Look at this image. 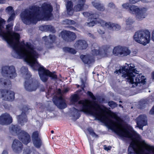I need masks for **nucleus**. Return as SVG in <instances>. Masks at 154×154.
Instances as JSON below:
<instances>
[{
    "label": "nucleus",
    "instance_id": "nucleus-44",
    "mask_svg": "<svg viewBox=\"0 0 154 154\" xmlns=\"http://www.w3.org/2000/svg\"><path fill=\"white\" fill-rule=\"evenodd\" d=\"M88 130L89 132V134L91 135L93 137H97V135L94 132L93 130L91 128H89L88 129Z\"/></svg>",
    "mask_w": 154,
    "mask_h": 154
},
{
    "label": "nucleus",
    "instance_id": "nucleus-31",
    "mask_svg": "<svg viewBox=\"0 0 154 154\" xmlns=\"http://www.w3.org/2000/svg\"><path fill=\"white\" fill-rule=\"evenodd\" d=\"M69 33H70V31H64L62 32L60 34L62 38L65 41H68V36Z\"/></svg>",
    "mask_w": 154,
    "mask_h": 154
},
{
    "label": "nucleus",
    "instance_id": "nucleus-26",
    "mask_svg": "<svg viewBox=\"0 0 154 154\" xmlns=\"http://www.w3.org/2000/svg\"><path fill=\"white\" fill-rule=\"evenodd\" d=\"M66 7L67 14L69 15H72L73 13L72 2L71 1H68L66 5Z\"/></svg>",
    "mask_w": 154,
    "mask_h": 154
},
{
    "label": "nucleus",
    "instance_id": "nucleus-23",
    "mask_svg": "<svg viewBox=\"0 0 154 154\" xmlns=\"http://www.w3.org/2000/svg\"><path fill=\"white\" fill-rule=\"evenodd\" d=\"M71 116L74 120H76L80 116L79 111L77 109L73 107L71 110Z\"/></svg>",
    "mask_w": 154,
    "mask_h": 154
},
{
    "label": "nucleus",
    "instance_id": "nucleus-9",
    "mask_svg": "<svg viewBox=\"0 0 154 154\" xmlns=\"http://www.w3.org/2000/svg\"><path fill=\"white\" fill-rule=\"evenodd\" d=\"M1 73L3 76L11 79H13L17 75L15 68L13 66H3Z\"/></svg>",
    "mask_w": 154,
    "mask_h": 154
},
{
    "label": "nucleus",
    "instance_id": "nucleus-50",
    "mask_svg": "<svg viewBox=\"0 0 154 154\" xmlns=\"http://www.w3.org/2000/svg\"><path fill=\"white\" fill-rule=\"evenodd\" d=\"M70 20L66 19L65 20L63 21V23L64 24H69L70 23Z\"/></svg>",
    "mask_w": 154,
    "mask_h": 154
},
{
    "label": "nucleus",
    "instance_id": "nucleus-15",
    "mask_svg": "<svg viewBox=\"0 0 154 154\" xmlns=\"http://www.w3.org/2000/svg\"><path fill=\"white\" fill-rule=\"evenodd\" d=\"M137 125L141 129L142 127L146 125L147 119L146 116L145 115H141L139 116L136 119Z\"/></svg>",
    "mask_w": 154,
    "mask_h": 154
},
{
    "label": "nucleus",
    "instance_id": "nucleus-40",
    "mask_svg": "<svg viewBox=\"0 0 154 154\" xmlns=\"http://www.w3.org/2000/svg\"><path fill=\"white\" fill-rule=\"evenodd\" d=\"M23 153V154H34L32 149L31 150L29 148H25Z\"/></svg>",
    "mask_w": 154,
    "mask_h": 154
},
{
    "label": "nucleus",
    "instance_id": "nucleus-7",
    "mask_svg": "<svg viewBox=\"0 0 154 154\" xmlns=\"http://www.w3.org/2000/svg\"><path fill=\"white\" fill-rule=\"evenodd\" d=\"M150 34L146 30H142L136 32L134 36V39L137 42L146 45L150 41Z\"/></svg>",
    "mask_w": 154,
    "mask_h": 154
},
{
    "label": "nucleus",
    "instance_id": "nucleus-42",
    "mask_svg": "<svg viewBox=\"0 0 154 154\" xmlns=\"http://www.w3.org/2000/svg\"><path fill=\"white\" fill-rule=\"evenodd\" d=\"M108 104L109 106L111 107L112 109L116 107L117 106V103L112 101H109L108 102Z\"/></svg>",
    "mask_w": 154,
    "mask_h": 154
},
{
    "label": "nucleus",
    "instance_id": "nucleus-19",
    "mask_svg": "<svg viewBox=\"0 0 154 154\" xmlns=\"http://www.w3.org/2000/svg\"><path fill=\"white\" fill-rule=\"evenodd\" d=\"M6 11L10 15V17L7 20V22L9 23L14 20L15 17V14L12 7L11 6L8 7L6 9Z\"/></svg>",
    "mask_w": 154,
    "mask_h": 154
},
{
    "label": "nucleus",
    "instance_id": "nucleus-20",
    "mask_svg": "<svg viewBox=\"0 0 154 154\" xmlns=\"http://www.w3.org/2000/svg\"><path fill=\"white\" fill-rule=\"evenodd\" d=\"M85 0H79L77 4L74 7V11H79L84 10V6L85 5Z\"/></svg>",
    "mask_w": 154,
    "mask_h": 154
},
{
    "label": "nucleus",
    "instance_id": "nucleus-46",
    "mask_svg": "<svg viewBox=\"0 0 154 154\" xmlns=\"http://www.w3.org/2000/svg\"><path fill=\"white\" fill-rule=\"evenodd\" d=\"M87 94L90 96L91 97L93 100H96V98L95 96L93 95L92 93L91 92L88 91L87 93Z\"/></svg>",
    "mask_w": 154,
    "mask_h": 154
},
{
    "label": "nucleus",
    "instance_id": "nucleus-8",
    "mask_svg": "<svg viewBox=\"0 0 154 154\" xmlns=\"http://www.w3.org/2000/svg\"><path fill=\"white\" fill-rule=\"evenodd\" d=\"M147 10L146 8H139L134 5H132L130 7L129 11L130 13L135 14V17L137 20L141 21L147 17Z\"/></svg>",
    "mask_w": 154,
    "mask_h": 154
},
{
    "label": "nucleus",
    "instance_id": "nucleus-30",
    "mask_svg": "<svg viewBox=\"0 0 154 154\" xmlns=\"http://www.w3.org/2000/svg\"><path fill=\"white\" fill-rule=\"evenodd\" d=\"M98 17L99 15L98 14L94 13H91V15L89 16V19H91V20L96 21L97 23H98V25L100 26L99 21L100 20H102L98 19Z\"/></svg>",
    "mask_w": 154,
    "mask_h": 154
},
{
    "label": "nucleus",
    "instance_id": "nucleus-64",
    "mask_svg": "<svg viewBox=\"0 0 154 154\" xmlns=\"http://www.w3.org/2000/svg\"><path fill=\"white\" fill-rule=\"evenodd\" d=\"M35 104L37 105H39V106H42L41 103H38L37 102H36Z\"/></svg>",
    "mask_w": 154,
    "mask_h": 154
},
{
    "label": "nucleus",
    "instance_id": "nucleus-60",
    "mask_svg": "<svg viewBox=\"0 0 154 154\" xmlns=\"http://www.w3.org/2000/svg\"><path fill=\"white\" fill-rule=\"evenodd\" d=\"M148 103V102L145 100L143 101L142 103V104H145Z\"/></svg>",
    "mask_w": 154,
    "mask_h": 154
},
{
    "label": "nucleus",
    "instance_id": "nucleus-18",
    "mask_svg": "<svg viewBox=\"0 0 154 154\" xmlns=\"http://www.w3.org/2000/svg\"><path fill=\"white\" fill-rule=\"evenodd\" d=\"M54 104L60 109H63L66 106V104L61 96L60 97L56 100H53Z\"/></svg>",
    "mask_w": 154,
    "mask_h": 154
},
{
    "label": "nucleus",
    "instance_id": "nucleus-43",
    "mask_svg": "<svg viewBox=\"0 0 154 154\" xmlns=\"http://www.w3.org/2000/svg\"><path fill=\"white\" fill-rule=\"evenodd\" d=\"M69 90V89L68 88H66L64 90L61 91L60 89H59L57 91V93L58 94L60 95H62L64 93L67 92Z\"/></svg>",
    "mask_w": 154,
    "mask_h": 154
},
{
    "label": "nucleus",
    "instance_id": "nucleus-28",
    "mask_svg": "<svg viewBox=\"0 0 154 154\" xmlns=\"http://www.w3.org/2000/svg\"><path fill=\"white\" fill-rule=\"evenodd\" d=\"M103 48L104 49L105 57H108L112 54V49L110 46H105L103 47Z\"/></svg>",
    "mask_w": 154,
    "mask_h": 154
},
{
    "label": "nucleus",
    "instance_id": "nucleus-1",
    "mask_svg": "<svg viewBox=\"0 0 154 154\" xmlns=\"http://www.w3.org/2000/svg\"><path fill=\"white\" fill-rule=\"evenodd\" d=\"M109 127L119 135L131 139L128 148L129 154H154V146L147 143L133 130H127L122 125H109Z\"/></svg>",
    "mask_w": 154,
    "mask_h": 154
},
{
    "label": "nucleus",
    "instance_id": "nucleus-38",
    "mask_svg": "<svg viewBox=\"0 0 154 154\" xmlns=\"http://www.w3.org/2000/svg\"><path fill=\"white\" fill-rule=\"evenodd\" d=\"M3 84L5 86L9 85L11 84V82L9 80H5L2 79H0V84L2 85Z\"/></svg>",
    "mask_w": 154,
    "mask_h": 154
},
{
    "label": "nucleus",
    "instance_id": "nucleus-36",
    "mask_svg": "<svg viewBox=\"0 0 154 154\" xmlns=\"http://www.w3.org/2000/svg\"><path fill=\"white\" fill-rule=\"evenodd\" d=\"M76 37V36L74 33L70 31V33H69L68 36V41H72L75 39Z\"/></svg>",
    "mask_w": 154,
    "mask_h": 154
},
{
    "label": "nucleus",
    "instance_id": "nucleus-39",
    "mask_svg": "<svg viewBox=\"0 0 154 154\" xmlns=\"http://www.w3.org/2000/svg\"><path fill=\"white\" fill-rule=\"evenodd\" d=\"M39 133L38 131H35L33 133L32 136V140L40 139L39 136Z\"/></svg>",
    "mask_w": 154,
    "mask_h": 154
},
{
    "label": "nucleus",
    "instance_id": "nucleus-17",
    "mask_svg": "<svg viewBox=\"0 0 154 154\" xmlns=\"http://www.w3.org/2000/svg\"><path fill=\"white\" fill-rule=\"evenodd\" d=\"M74 46L76 49H84L88 47V45L85 41L79 40L76 42Z\"/></svg>",
    "mask_w": 154,
    "mask_h": 154
},
{
    "label": "nucleus",
    "instance_id": "nucleus-48",
    "mask_svg": "<svg viewBox=\"0 0 154 154\" xmlns=\"http://www.w3.org/2000/svg\"><path fill=\"white\" fill-rule=\"evenodd\" d=\"M91 13L88 12H85L83 13V14L85 17H88V18H89V16L91 15Z\"/></svg>",
    "mask_w": 154,
    "mask_h": 154
},
{
    "label": "nucleus",
    "instance_id": "nucleus-5",
    "mask_svg": "<svg viewBox=\"0 0 154 154\" xmlns=\"http://www.w3.org/2000/svg\"><path fill=\"white\" fill-rule=\"evenodd\" d=\"M138 72L133 64L126 63L124 66H122L119 69H116L114 73L118 75L122 74V77L127 80V82L131 85L130 87L134 88L140 83L144 84L146 82L144 76L139 75L135 77L136 75L138 74Z\"/></svg>",
    "mask_w": 154,
    "mask_h": 154
},
{
    "label": "nucleus",
    "instance_id": "nucleus-16",
    "mask_svg": "<svg viewBox=\"0 0 154 154\" xmlns=\"http://www.w3.org/2000/svg\"><path fill=\"white\" fill-rule=\"evenodd\" d=\"M42 39L45 42V45L48 48L51 47V45L56 40V37L54 35H49L48 36H45L43 37Z\"/></svg>",
    "mask_w": 154,
    "mask_h": 154
},
{
    "label": "nucleus",
    "instance_id": "nucleus-35",
    "mask_svg": "<svg viewBox=\"0 0 154 154\" xmlns=\"http://www.w3.org/2000/svg\"><path fill=\"white\" fill-rule=\"evenodd\" d=\"M20 71L23 74L27 75L28 78H30L31 77V75L30 73L28 72V69L27 68L24 66L22 67L20 69Z\"/></svg>",
    "mask_w": 154,
    "mask_h": 154
},
{
    "label": "nucleus",
    "instance_id": "nucleus-34",
    "mask_svg": "<svg viewBox=\"0 0 154 154\" xmlns=\"http://www.w3.org/2000/svg\"><path fill=\"white\" fill-rule=\"evenodd\" d=\"M32 141L34 145L36 147L38 148L40 147L42 145V142L40 139L33 140Z\"/></svg>",
    "mask_w": 154,
    "mask_h": 154
},
{
    "label": "nucleus",
    "instance_id": "nucleus-4",
    "mask_svg": "<svg viewBox=\"0 0 154 154\" xmlns=\"http://www.w3.org/2000/svg\"><path fill=\"white\" fill-rule=\"evenodd\" d=\"M37 50H38V49L34 47V48L29 50L25 53L24 54V55L22 56L21 58L24 59L34 70L38 68L40 78L43 82H45L48 80V76L51 78L53 80L57 79V76L55 74L54 72H51L38 63L37 59L39 57V54Z\"/></svg>",
    "mask_w": 154,
    "mask_h": 154
},
{
    "label": "nucleus",
    "instance_id": "nucleus-24",
    "mask_svg": "<svg viewBox=\"0 0 154 154\" xmlns=\"http://www.w3.org/2000/svg\"><path fill=\"white\" fill-rule=\"evenodd\" d=\"M39 29L41 30H43L45 31H50L52 33H55V30L54 28L51 25H45L40 26Z\"/></svg>",
    "mask_w": 154,
    "mask_h": 154
},
{
    "label": "nucleus",
    "instance_id": "nucleus-52",
    "mask_svg": "<svg viewBox=\"0 0 154 154\" xmlns=\"http://www.w3.org/2000/svg\"><path fill=\"white\" fill-rule=\"evenodd\" d=\"M97 32L100 34H103L104 33V31L103 30H102L100 29H98Z\"/></svg>",
    "mask_w": 154,
    "mask_h": 154
},
{
    "label": "nucleus",
    "instance_id": "nucleus-45",
    "mask_svg": "<svg viewBox=\"0 0 154 154\" xmlns=\"http://www.w3.org/2000/svg\"><path fill=\"white\" fill-rule=\"evenodd\" d=\"M126 22L127 25H130L134 22V21L132 18H129L126 20Z\"/></svg>",
    "mask_w": 154,
    "mask_h": 154
},
{
    "label": "nucleus",
    "instance_id": "nucleus-63",
    "mask_svg": "<svg viewBox=\"0 0 154 154\" xmlns=\"http://www.w3.org/2000/svg\"><path fill=\"white\" fill-rule=\"evenodd\" d=\"M81 82H82V84L81 86H82V88L83 87L84 85V82L82 81V80H81Z\"/></svg>",
    "mask_w": 154,
    "mask_h": 154
},
{
    "label": "nucleus",
    "instance_id": "nucleus-61",
    "mask_svg": "<svg viewBox=\"0 0 154 154\" xmlns=\"http://www.w3.org/2000/svg\"><path fill=\"white\" fill-rule=\"evenodd\" d=\"M137 52L136 51H133L132 52V54L133 56H135L137 54Z\"/></svg>",
    "mask_w": 154,
    "mask_h": 154
},
{
    "label": "nucleus",
    "instance_id": "nucleus-49",
    "mask_svg": "<svg viewBox=\"0 0 154 154\" xmlns=\"http://www.w3.org/2000/svg\"><path fill=\"white\" fill-rule=\"evenodd\" d=\"M129 4L128 3H126L122 5V7L123 8L127 9L129 6Z\"/></svg>",
    "mask_w": 154,
    "mask_h": 154
},
{
    "label": "nucleus",
    "instance_id": "nucleus-41",
    "mask_svg": "<svg viewBox=\"0 0 154 154\" xmlns=\"http://www.w3.org/2000/svg\"><path fill=\"white\" fill-rule=\"evenodd\" d=\"M78 96L77 95L75 94L72 96L71 98V102L73 104L77 102L78 100Z\"/></svg>",
    "mask_w": 154,
    "mask_h": 154
},
{
    "label": "nucleus",
    "instance_id": "nucleus-10",
    "mask_svg": "<svg viewBox=\"0 0 154 154\" xmlns=\"http://www.w3.org/2000/svg\"><path fill=\"white\" fill-rule=\"evenodd\" d=\"M40 85L38 82H33L32 79H29L25 81L24 87L25 89L29 91H35Z\"/></svg>",
    "mask_w": 154,
    "mask_h": 154
},
{
    "label": "nucleus",
    "instance_id": "nucleus-27",
    "mask_svg": "<svg viewBox=\"0 0 154 154\" xmlns=\"http://www.w3.org/2000/svg\"><path fill=\"white\" fill-rule=\"evenodd\" d=\"M121 57L126 56L130 54V50L127 47L121 46Z\"/></svg>",
    "mask_w": 154,
    "mask_h": 154
},
{
    "label": "nucleus",
    "instance_id": "nucleus-54",
    "mask_svg": "<svg viewBox=\"0 0 154 154\" xmlns=\"http://www.w3.org/2000/svg\"><path fill=\"white\" fill-rule=\"evenodd\" d=\"M111 148V146L106 147V146H104V149L107 151L110 150Z\"/></svg>",
    "mask_w": 154,
    "mask_h": 154
},
{
    "label": "nucleus",
    "instance_id": "nucleus-11",
    "mask_svg": "<svg viewBox=\"0 0 154 154\" xmlns=\"http://www.w3.org/2000/svg\"><path fill=\"white\" fill-rule=\"evenodd\" d=\"M99 23L101 26L103 27H106L110 30L118 31L121 29L120 26L117 24L110 22H106L103 20H100Z\"/></svg>",
    "mask_w": 154,
    "mask_h": 154
},
{
    "label": "nucleus",
    "instance_id": "nucleus-29",
    "mask_svg": "<svg viewBox=\"0 0 154 154\" xmlns=\"http://www.w3.org/2000/svg\"><path fill=\"white\" fill-rule=\"evenodd\" d=\"M121 46H118L114 48L112 51V53L116 56H121Z\"/></svg>",
    "mask_w": 154,
    "mask_h": 154
},
{
    "label": "nucleus",
    "instance_id": "nucleus-56",
    "mask_svg": "<svg viewBox=\"0 0 154 154\" xmlns=\"http://www.w3.org/2000/svg\"><path fill=\"white\" fill-rule=\"evenodd\" d=\"M70 23L69 24L73 25V24H74L75 23V22L73 20H70Z\"/></svg>",
    "mask_w": 154,
    "mask_h": 154
},
{
    "label": "nucleus",
    "instance_id": "nucleus-21",
    "mask_svg": "<svg viewBox=\"0 0 154 154\" xmlns=\"http://www.w3.org/2000/svg\"><path fill=\"white\" fill-rule=\"evenodd\" d=\"M80 58L82 61L86 64H90L94 62V60L92 57H90L88 55H81Z\"/></svg>",
    "mask_w": 154,
    "mask_h": 154
},
{
    "label": "nucleus",
    "instance_id": "nucleus-25",
    "mask_svg": "<svg viewBox=\"0 0 154 154\" xmlns=\"http://www.w3.org/2000/svg\"><path fill=\"white\" fill-rule=\"evenodd\" d=\"M17 119L18 122L22 125H24V123L27 122V119L25 112H23L17 116Z\"/></svg>",
    "mask_w": 154,
    "mask_h": 154
},
{
    "label": "nucleus",
    "instance_id": "nucleus-2",
    "mask_svg": "<svg viewBox=\"0 0 154 154\" xmlns=\"http://www.w3.org/2000/svg\"><path fill=\"white\" fill-rule=\"evenodd\" d=\"M5 21L0 18V36L3 37L9 45L13 49L12 56L14 57L20 59L27 51L34 48V46L30 43L25 44L24 42H19L20 35L19 34L14 33L13 35L11 33L13 25L9 24L6 25V31L3 29Z\"/></svg>",
    "mask_w": 154,
    "mask_h": 154
},
{
    "label": "nucleus",
    "instance_id": "nucleus-22",
    "mask_svg": "<svg viewBox=\"0 0 154 154\" xmlns=\"http://www.w3.org/2000/svg\"><path fill=\"white\" fill-rule=\"evenodd\" d=\"M91 3L94 8L99 11H103L105 10L104 5L101 4L99 1L95 0L92 2Z\"/></svg>",
    "mask_w": 154,
    "mask_h": 154
},
{
    "label": "nucleus",
    "instance_id": "nucleus-6",
    "mask_svg": "<svg viewBox=\"0 0 154 154\" xmlns=\"http://www.w3.org/2000/svg\"><path fill=\"white\" fill-rule=\"evenodd\" d=\"M10 130L12 134H17L19 139L25 144L29 143L31 140L30 135L26 131L21 130L20 127L17 125H11Z\"/></svg>",
    "mask_w": 154,
    "mask_h": 154
},
{
    "label": "nucleus",
    "instance_id": "nucleus-55",
    "mask_svg": "<svg viewBox=\"0 0 154 154\" xmlns=\"http://www.w3.org/2000/svg\"><path fill=\"white\" fill-rule=\"evenodd\" d=\"M152 39L154 42V30L152 31Z\"/></svg>",
    "mask_w": 154,
    "mask_h": 154
},
{
    "label": "nucleus",
    "instance_id": "nucleus-32",
    "mask_svg": "<svg viewBox=\"0 0 154 154\" xmlns=\"http://www.w3.org/2000/svg\"><path fill=\"white\" fill-rule=\"evenodd\" d=\"M88 21L89 22H86L85 23V25L86 26L88 27H92L96 24H98V23H97L96 21L91 20L90 19H89V18H88Z\"/></svg>",
    "mask_w": 154,
    "mask_h": 154
},
{
    "label": "nucleus",
    "instance_id": "nucleus-59",
    "mask_svg": "<svg viewBox=\"0 0 154 154\" xmlns=\"http://www.w3.org/2000/svg\"><path fill=\"white\" fill-rule=\"evenodd\" d=\"M2 154H8V152L6 150H4L2 152Z\"/></svg>",
    "mask_w": 154,
    "mask_h": 154
},
{
    "label": "nucleus",
    "instance_id": "nucleus-57",
    "mask_svg": "<svg viewBox=\"0 0 154 154\" xmlns=\"http://www.w3.org/2000/svg\"><path fill=\"white\" fill-rule=\"evenodd\" d=\"M6 1L5 0H0V4H4Z\"/></svg>",
    "mask_w": 154,
    "mask_h": 154
},
{
    "label": "nucleus",
    "instance_id": "nucleus-3",
    "mask_svg": "<svg viewBox=\"0 0 154 154\" xmlns=\"http://www.w3.org/2000/svg\"><path fill=\"white\" fill-rule=\"evenodd\" d=\"M53 8L49 4L45 3L41 7L33 6L31 9L21 12L20 16L23 22L26 25L35 23L41 20H48L51 17Z\"/></svg>",
    "mask_w": 154,
    "mask_h": 154
},
{
    "label": "nucleus",
    "instance_id": "nucleus-53",
    "mask_svg": "<svg viewBox=\"0 0 154 154\" xmlns=\"http://www.w3.org/2000/svg\"><path fill=\"white\" fill-rule=\"evenodd\" d=\"M150 114L151 115L154 114V106L152 107V109L150 110Z\"/></svg>",
    "mask_w": 154,
    "mask_h": 154
},
{
    "label": "nucleus",
    "instance_id": "nucleus-62",
    "mask_svg": "<svg viewBox=\"0 0 154 154\" xmlns=\"http://www.w3.org/2000/svg\"><path fill=\"white\" fill-rule=\"evenodd\" d=\"M88 35L90 37H91L93 38H94V36L92 34H91L90 33H89L88 34Z\"/></svg>",
    "mask_w": 154,
    "mask_h": 154
},
{
    "label": "nucleus",
    "instance_id": "nucleus-47",
    "mask_svg": "<svg viewBox=\"0 0 154 154\" xmlns=\"http://www.w3.org/2000/svg\"><path fill=\"white\" fill-rule=\"evenodd\" d=\"M107 6L108 8L112 9L114 8H115V4L112 2H110L107 5Z\"/></svg>",
    "mask_w": 154,
    "mask_h": 154
},
{
    "label": "nucleus",
    "instance_id": "nucleus-37",
    "mask_svg": "<svg viewBox=\"0 0 154 154\" xmlns=\"http://www.w3.org/2000/svg\"><path fill=\"white\" fill-rule=\"evenodd\" d=\"M63 50L65 52H69L72 54H74L76 53V51L73 48L65 47L63 48Z\"/></svg>",
    "mask_w": 154,
    "mask_h": 154
},
{
    "label": "nucleus",
    "instance_id": "nucleus-13",
    "mask_svg": "<svg viewBox=\"0 0 154 154\" xmlns=\"http://www.w3.org/2000/svg\"><path fill=\"white\" fill-rule=\"evenodd\" d=\"M11 147L14 152L17 154H19L22 152L23 144L18 140L15 139L13 140Z\"/></svg>",
    "mask_w": 154,
    "mask_h": 154
},
{
    "label": "nucleus",
    "instance_id": "nucleus-33",
    "mask_svg": "<svg viewBox=\"0 0 154 154\" xmlns=\"http://www.w3.org/2000/svg\"><path fill=\"white\" fill-rule=\"evenodd\" d=\"M94 46H95V45H93L91 47V53L93 55H96L99 53V48L97 46L95 48Z\"/></svg>",
    "mask_w": 154,
    "mask_h": 154
},
{
    "label": "nucleus",
    "instance_id": "nucleus-51",
    "mask_svg": "<svg viewBox=\"0 0 154 154\" xmlns=\"http://www.w3.org/2000/svg\"><path fill=\"white\" fill-rule=\"evenodd\" d=\"M139 1L138 0H129L130 3L132 4H134L137 2Z\"/></svg>",
    "mask_w": 154,
    "mask_h": 154
},
{
    "label": "nucleus",
    "instance_id": "nucleus-58",
    "mask_svg": "<svg viewBox=\"0 0 154 154\" xmlns=\"http://www.w3.org/2000/svg\"><path fill=\"white\" fill-rule=\"evenodd\" d=\"M151 77L152 80L154 81V71L152 72L151 74Z\"/></svg>",
    "mask_w": 154,
    "mask_h": 154
},
{
    "label": "nucleus",
    "instance_id": "nucleus-12",
    "mask_svg": "<svg viewBox=\"0 0 154 154\" xmlns=\"http://www.w3.org/2000/svg\"><path fill=\"white\" fill-rule=\"evenodd\" d=\"M2 98L3 100L8 101H12L14 99V93L10 90H2L0 91Z\"/></svg>",
    "mask_w": 154,
    "mask_h": 154
},
{
    "label": "nucleus",
    "instance_id": "nucleus-14",
    "mask_svg": "<svg viewBox=\"0 0 154 154\" xmlns=\"http://www.w3.org/2000/svg\"><path fill=\"white\" fill-rule=\"evenodd\" d=\"M12 117L7 113H4L0 116V124L2 125L9 124L12 122Z\"/></svg>",
    "mask_w": 154,
    "mask_h": 154
}]
</instances>
